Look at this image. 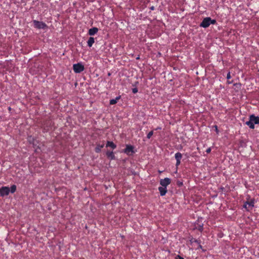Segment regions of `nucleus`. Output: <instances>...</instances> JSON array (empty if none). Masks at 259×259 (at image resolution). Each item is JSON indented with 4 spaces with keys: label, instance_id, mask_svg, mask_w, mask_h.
Masks as SVG:
<instances>
[{
    "label": "nucleus",
    "instance_id": "obj_1",
    "mask_svg": "<svg viewBox=\"0 0 259 259\" xmlns=\"http://www.w3.org/2000/svg\"><path fill=\"white\" fill-rule=\"evenodd\" d=\"M217 23V21L214 19H211L210 17H206L204 18L201 23L200 24V26L203 28L208 27L211 24H214Z\"/></svg>",
    "mask_w": 259,
    "mask_h": 259
},
{
    "label": "nucleus",
    "instance_id": "obj_2",
    "mask_svg": "<svg viewBox=\"0 0 259 259\" xmlns=\"http://www.w3.org/2000/svg\"><path fill=\"white\" fill-rule=\"evenodd\" d=\"M32 23L33 27L37 29H42L44 30H46L48 27L47 24L42 21L33 20L32 21Z\"/></svg>",
    "mask_w": 259,
    "mask_h": 259
},
{
    "label": "nucleus",
    "instance_id": "obj_3",
    "mask_svg": "<svg viewBox=\"0 0 259 259\" xmlns=\"http://www.w3.org/2000/svg\"><path fill=\"white\" fill-rule=\"evenodd\" d=\"M73 69L75 73H79L84 70V66L80 63L74 64L73 65Z\"/></svg>",
    "mask_w": 259,
    "mask_h": 259
},
{
    "label": "nucleus",
    "instance_id": "obj_4",
    "mask_svg": "<svg viewBox=\"0 0 259 259\" xmlns=\"http://www.w3.org/2000/svg\"><path fill=\"white\" fill-rule=\"evenodd\" d=\"M134 148V146L131 145H126V148L123 150V152L127 155H132L135 152Z\"/></svg>",
    "mask_w": 259,
    "mask_h": 259
},
{
    "label": "nucleus",
    "instance_id": "obj_5",
    "mask_svg": "<svg viewBox=\"0 0 259 259\" xmlns=\"http://www.w3.org/2000/svg\"><path fill=\"white\" fill-rule=\"evenodd\" d=\"M10 192V188L7 186H3L0 188V195L2 197L8 195Z\"/></svg>",
    "mask_w": 259,
    "mask_h": 259
},
{
    "label": "nucleus",
    "instance_id": "obj_6",
    "mask_svg": "<svg viewBox=\"0 0 259 259\" xmlns=\"http://www.w3.org/2000/svg\"><path fill=\"white\" fill-rule=\"evenodd\" d=\"M52 121L50 120H46L42 125V128L45 132L49 131L52 127Z\"/></svg>",
    "mask_w": 259,
    "mask_h": 259
},
{
    "label": "nucleus",
    "instance_id": "obj_7",
    "mask_svg": "<svg viewBox=\"0 0 259 259\" xmlns=\"http://www.w3.org/2000/svg\"><path fill=\"white\" fill-rule=\"evenodd\" d=\"M245 202L246 203V204L248 205L247 211H249L252 210V209L254 207V203H255L254 199H250V197H249L247 199V200Z\"/></svg>",
    "mask_w": 259,
    "mask_h": 259
},
{
    "label": "nucleus",
    "instance_id": "obj_8",
    "mask_svg": "<svg viewBox=\"0 0 259 259\" xmlns=\"http://www.w3.org/2000/svg\"><path fill=\"white\" fill-rule=\"evenodd\" d=\"M171 183V180L169 178H165L164 179L160 180V184L162 187H166Z\"/></svg>",
    "mask_w": 259,
    "mask_h": 259
},
{
    "label": "nucleus",
    "instance_id": "obj_9",
    "mask_svg": "<svg viewBox=\"0 0 259 259\" xmlns=\"http://www.w3.org/2000/svg\"><path fill=\"white\" fill-rule=\"evenodd\" d=\"M175 159H176V166H178L181 164V160L182 158V154L180 152H177L175 155Z\"/></svg>",
    "mask_w": 259,
    "mask_h": 259
},
{
    "label": "nucleus",
    "instance_id": "obj_10",
    "mask_svg": "<svg viewBox=\"0 0 259 259\" xmlns=\"http://www.w3.org/2000/svg\"><path fill=\"white\" fill-rule=\"evenodd\" d=\"M249 119L254 124H259V117L258 116H255L254 115L252 114L250 115Z\"/></svg>",
    "mask_w": 259,
    "mask_h": 259
},
{
    "label": "nucleus",
    "instance_id": "obj_11",
    "mask_svg": "<svg viewBox=\"0 0 259 259\" xmlns=\"http://www.w3.org/2000/svg\"><path fill=\"white\" fill-rule=\"evenodd\" d=\"M158 190L161 196H164L167 192L166 187L162 186L159 187Z\"/></svg>",
    "mask_w": 259,
    "mask_h": 259
},
{
    "label": "nucleus",
    "instance_id": "obj_12",
    "mask_svg": "<svg viewBox=\"0 0 259 259\" xmlns=\"http://www.w3.org/2000/svg\"><path fill=\"white\" fill-rule=\"evenodd\" d=\"M107 157L111 159V160H114L115 158V156L114 155V154L113 151H107L106 153Z\"/></svg>",
    "mask_w": 259,
    "mask_h": 259
},
{
    "label": "nucleus",
    "instance_id": "obj_13",
    "mask_svg": "<svg viewBox=\"0 0 259 259\" xmlns=\"http://www.w3.org/2000/svg\"><path fill=\"white\" fill-rule=\"evenodd\" d=\"M104 146V144H97L96 148H95V152L99 153L101 151V149Z\"/></svg>",
    "mask_w": 259,
    "mask_h": 259
},
{
    "label": "nucleus",
    "instance_id": "obj_14",
    "mask_svg": "<svg viewBox=\"0 0 259 259\" xmlns=\"http://www.w3.org/2000/svg\"><path fill=\"white\" fill-rule=\"evenodd\" d=\"M106 147H109L112 149H115L116 148V145L112 141H107L106 143Z\"/></svg>",
    "mask_w": 259,
    "mask_h": 259
},
{
    "label": "nucleus",
    "instance_id": "obj_15",
    "mask_svg": "<svg viewBox=\"0 0 259 259\" xmlns=\"http://www.w3.org/2000/svg\"><path fill=\"white\" fill-rule=\"evenodd\" d=\"M120 99V96L116 97L115 99H111L110 100V105H114L117 103V101Z\"/></svg>",
    "mask_w": 259,
    "mask_h": 259
},
{
    "label": "nucleus",
    "instance_id": "obj_16",
    "mask_svg": "<svg viewBox=\"0 0 259 259\" xmlns=\"http://www.w3.org/2000/svg\"><path fill=\"white\" fill-rule=\"evenodd\" d=\"M94 42H95L94 38L93 37H90L87 42L88 46L89 47H91L93 46Z\"/></svg>",
    "mask_w": 259,
    "mask_h": 259
},
{
    "label": "nucleus",
    "instance_id": "obj_17",
    "mask_svg": "<svg viewBox=\"0 0 259 259\" xmlns=\"http://www.w3.org/2000/svg\"><path fill=\"white\" fill-rule=\"evenodd\" d=\"M245 124L248 125L251 129L254 128V125L253 122L249 119V121H247L245 122Z\"/></svg>",
    "mask_w": 259,
    "mask_h": 259
},
{
    "label": "nucleus",
    "instance_id": "obj_18",
    "mask_svg": "<svg viewBox=\"0 0 259 259\" xmlns=\"http://www.w3.org/2000/svg\"><path fill=\"white\" fill-rule=\"evenodd\" d=\"M17 187L15 185H13L11 186L10 190V192L12 193H14L16 191Z\"/></svg>",
    "mask_w": 259,
    "mask_h": 259
},
{
    "label": "nucleus",
    "instance_id": "obj_19",
    "mask_svg": "<svg viewBox=\"0 0 259 259\" xmlns=\"http://www.w3.org/2000/svg\"><path fill=\"white\" fill-rule=\"evenodd\" d=\"M98 29L97 27H93L89 30L88 32H97Z\"/></svg>",
    "mask_w": 259,
    "mask_h": 259
},
{
    "label": "nucleus",
    "instance_id": "obj_20",
    "mask_svg": "<svg viewBox=\"0 0 259 259\" xmlns=\"http://www.w3.org/2000/svg\"><path fill=\"white\" fill-rule=\"evenodd\" d=\"M28 141L30 144H34V139L32 136L28 137Z\"/></svg>",
    "mask_w": 259,
    "mask_h": 259
},
{
    "label": "nucleus",
    "instance_id": "obj_21",
    "mask_svg": "<svg viewBox=\"0 0 259 259\" xmlns=\"http://www.w3.org/2000/svg\"><path fill=\"white\" fill-rule=\"evenodd\" d=\"M153 131H151L150 132H149V133L147 134V138L149 139L151 138V137L153 136Z\"/></svg>",
    "mask_w": 259,
    "mask_h": 259
},
{
    "label": "nucleus",
    "instance_id": "obj_22",
    "mask_svg": "<svg viewBox=\"0 0 259 259\" xmlns=\"http://www.w3.org/2000/svg\"><path fill=\"white\" fill-rule=\"evenodd\" d=\"M191 242H195V243H198V244H200V240H198L197 239H194V238H192L191 240Z\"/></svg>",
    "mask_w": 259,
    "mask_h": 259
},
{
    "label": "nucleus",
    "instance_id": "obj_23",
    "mask_svg": "<svg viewBox=\"0 0 259 259\" xmlns=\"http://www.w3.org/2000/svg\"><path fill=\"white\" fill-rule=\"evenodd\" d=\"M132 92L134 94H136L138 92V89L137 88H133L132 89Z\"/></svg>",
    "mask_w": 259,
    "mask_h": 259
},
{
    "label": "nucleus",
    "instance_id": "obj_24",
    "mask_svg": "<svg viewBox=\"0 0 259 259\" xmlns=\"http://www.w3.org/2000/svg\"><path fill=\"white\" fill-rule=\"evenodd\" d=\"M231 78V73L230 72H229L228 73H227V78L228 80L230 79V78Z\"/></svg>",
    "mask_w": 259,
    "mask_h": 259
},
{
    "label": "nucleus",
    "instance_id": "obj_25",
    "mask_svg": "<svg viewBox=\"0 0 259 259\" xmlns=\"http://www.w3.org/2000/svg\"><path fill=\"white\" fill-rule=\"evenodd\" d=\"M175 259H184L183 257L179 255H177L175 257Z\"/></svg>",
    "mask_w": 259,
    "mask_h": 259
},
{
    "label": "nucleus",
    "instance_id": "obj_26",
    "mask_svg": "<svg viewBox=\"0 0 259 259\" xmlns=\"http://www.w3.org/2000/svg\"><path fill=\"white\" fill-rule=\"evenodd\" d=\"M243 207L245 208L246 209V210L247 211L248 205L245 202L244 203Z\"/></svg>",
    "mask_w": 259,
    "mask_h": 259
},
{
    "label": "nucleus",
    "instance_id": "obj_27",
    "mask_svg": "<svg viewBox=\"0 0 259 259\" xmlns=\"http://www.w3.org/2000/svg\"><path fill=\"white\" fill-rule=\"evenodd\" d=\"M210 151H211V149H210V148H207V149H206V152L207 153H209L210 152Z\"/></svg>",
    "mask_w": 259,
    "mask_h": 259
},
{
    "label": "nucleus",
    "instance_id": "obj_28",
    "mask_svg": "<svg viewBox=\"0 0 259 259\" xmlns=\"http://www.w3.org/2000/svg\"><path fill=\"white\" fill-rule=\"evenodd\" d=\"M198 230L200 231H202L203 230V226H200Z\"/></svg>",
    "mask_w": 259,
    "mask_h": 259
},
{
    "label": "nucleus",
    "instance_id": "obj_29",
    "mask_svg": "<svg viewBox=\"0 0 259 259\" xmlns=\"http://www.w3.org/2000/svg\"><path fill=\"white\" fill-rule=\"evenodd\" d=\"M150 9L151 10H154L155 9V7L154 6H151L150 8Z\"/></svg>",
    "mask_w": 259,
    "mask_h": 259
},
{
    "label": "nucleus",
    "instance_id": "obj_30",
    "mask_svg": "<svg viewBox=\"0 0 259 259\" xmlns=\"http://www.w3.org/2000/svg\"><path fill=\"white\" fill-rule=\"evenodd\" d=\"M215 130H216L217 132H218V130L217 126H215Z\"/></svg>",
    "mask_w": 259,
    "mask_h": 259
},
{
    "label": "nucleus",
    "instance_id": "obj_31",
    "mask_svg": "<svg viewBox=\"0 0 259 259\" xmlns=\"http://www.w3.org/2000/svg\"><path fill=\"white\" fill-rule=\"evenodd\" d=\"M227 82H228V84H230V83H232V82H231V81H230L229 80H228Z\"/></svg>",
    "mask_w": 259,
    "mask_h": 259
},
{
    "label": "nucleus",
    "instance_id": "obj_32",
    "mask_svg": "<svg viewBox=\"0 0 259 259\" xmlns=\"http://www.w3.org/2000/svg\"><path fill=\"white\" fill-rule=\"evenodd\" d=\"M95 33H89L90 35H94Z\"/></svg>",
    "mask_w": 259,
    "mask_h": 259
},
{
    "label": "nucleus",
    "instance_id": "obj_33",
    "mask_svg": "<svg viewBox=\"0 0 259 259\" xmlns=\"http://www.w3.org/2000/svg\"><path fill=\"white\" fill-rule=\"evenodd\" d=\"M199 247L200 248H202V246H201L200 244H199Z\"/></svg>",
    "mask_w": 259,
    "mask_h": 259
},
{
    "label": "nucleus",
    "instance_id": "obj_34",
    "mask_svg": "<svg viewBox=\"0 0 259 259\" xmlns=\"http://www.w3.org/2000/svg\"><path fill=\"white\" fill-rule=\"evenodd\" d=\"M9 110H11V108H10V107H9Z\"/></svg>",
    "mask_w": 259,
    "mask_h": 259
}]
</instances>
